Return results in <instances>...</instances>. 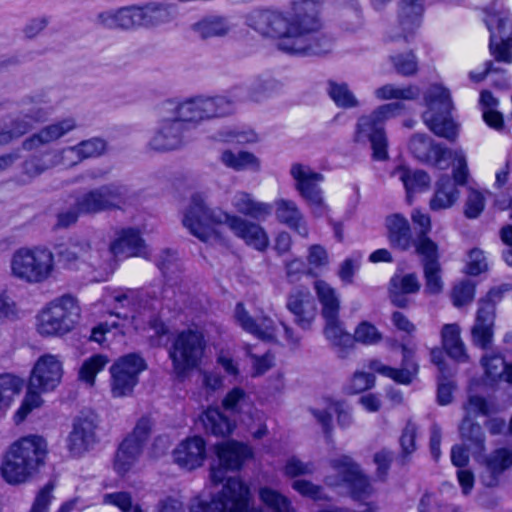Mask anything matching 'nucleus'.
Masks as SVG:
<instances>
[{
  "label": "nucleus",
  "mask_w": 512,
  "mask_h": 512,
  "mask_svg": "<svg viewBox=\"0 0 512 512\" xmlns=\"http://www.w3.org/2000/svg\"><path fill=\"white\" fill-rule=\"evenodd\" d=\"M293 11V19H289L275 8H255L246 14L245 23L261 37L276 41L277 48L285 53L322 55L329 52L331 40L317 36L322 27L319 3L294 1Z\"/></svg>",
  "instance_id": "1"
},
{
  "label": "nucleus",
  "mask_w": 512,
  "mask_h": 512,
  "mask_svg": "<svg viewBox=\"0 0 512 512\" xmlns=\"http://www.w3.org/2000/svg\"><path fill=\"white\" fill-rule=\"evenodd\" d=\"M182 223L193 236L202 242L217 241L219 234L213 228V225L225 223L236 237L244 240L247 245L256 250L263 251L269 244L268 236L260 225L236 215L210 209L207 207L204 197L200 194H194L191 197Z\"/></svg>",
  "instance_id": "2"
},
{
  "label": "nucleus",
  "mask_w": 512,
  "mask_h": 512,
  "mask_svg": "<svg viewBox=\"0 0 512 512\" xmlns=\"http://www.w3.org/2000/svg\"><path fill=\"white\" fill-rule=\"evenodd\" d=\"M48 452L47 441L36 434L21 437L10 444L0 467L3 479L11 485L27 482L44 464Z\"/></svg>",
  "instance_id": "3"
},
{
  "label": "nucleus",
  "mask_w": 512,
  "mask_h": 512,
  "mask_svg": "<svg viewBox=\"0 0 512 512\" xmlns=\"http://www.w3.org/2000/svg\"><path fill=\"white\" fill-rule=\"evenodd\" d=\"M11 277L29 285L43 284L56 272L53 252L45 246L20 247L9 260Z\"/></svg>",
  "instance_id": "4"
},
{
  "label": "nucleus",
  "mask_w": 512,
  "mask_h": 512,
  "mask_svg": "<svg viewBox=\"0 0 512 512\" xmlns=\"http://www.w3.org/2000/svg\"><path fill=\"white\" fill-rule=\"evenodd\" d=\"M81 320L78 299L61 295L48 302L36 316L37 332L44 337H62L72 332Z\"/></svg>",
  "instance_id": "5"
},
{
  "label": "nucleus",
  "mask_w": 512,
  "mask_h": 512,
  "mask_svg": "<svg viewBox=\"0 0 512 512\" xmlns=\"http://www.w3.org/2000/svg\"><path fill=\"white\" fill-rule=\"evenodd\" d=\"M235 101L228 96H197L183 102L167 101L164 113L173 114L184 123L198 124L205 120L224 117L234 112Z\"/></svg>",
  "instance_id": "6"
},
{
  "label": "nucleus",
  "mask_w": 512,
  "mask_h": 512,
  "mask_svg": "<svg viewBox=\"0 0 512 512\" xmlns=\"http://www.w3.org/2000/svg\"><path fill=\"white\" fill-rule=\"evenodd\" d=\"M402 108L400 103L384 104L371 114L358 119L354 139L358 143H370L376 160H385L388 157L384 124L388 119L396 116Z\"/></svg>",
  "instance_id": "7"
},
{
  "label": "nucleus",
  "mask_w": 512,
  "mask_h": 512,
  "mask_svg": "<svg viewBox=\"0 0 512 512\" xmlns=\"http://www.w3.org/2000/svg\"><path fill=\"white\" fill-rule=\"evenodd\" d=\"M427 107L422 118L427 127L437 136L454 141L457 126L450 117L452 100L449 91L441 85H431L424 93Z\"/></svg>",
  "instance_id": "8"
},
{
  "label": "nucleus",
  "mask_w": 512,
  "mask_h": 512,
  "mask_svg": "<svg viewBox=\"0 0 512 512\" xmlns=\"http://www.w3.org/2000/svg\"><path fill=\"white\" fill-rule=\"evenodd\" d=\"M329 465L336 474L325 477L327 486L344 488L355 500H365L374 493L370 478L350 456L334 457L329 460Z\"/></svg>",
  "instance_id": "9"
},
{
  "label": "nucleus",
  "mask_w": 512,
  "mask_h": 512,
  "mask_svg": "<svg viewBox=\"0 0 512 512\" xmlns=\"http://www.w3.org/2000/svg\"><path fill=\"white\" fill-rule=\"evenodd\" d=\"M190 512H263L250 507L249 489L237 477L227 479L222 491L210 501L195 498Z\"/></svg>",
  "instance_id": "10"
},
{
  "label": "nucleus",
  "mask_w": 512,
  "mask_h": 512,
  "mask_svg": "<svg viewBox=\"0 0 512 512\" xmlns=\"http://www.w3.org/2000/svg\"><path fill=\"white\" fill-rule=\"evenodd\" d=\"M205 348L206 341L202 332L188 329L177 334L169 349V358L177 377H185L201 363Z\"/></svg>",
  "instance_id": "11"
},
{
  "label": "nucleus",
  "mask_w": 512,
  "mask_h": 512,
  "mask_svg": "<svg viewBox=\"0 0 512 512\" xmlns=\"http://www.w3.org/2000/svg\"><path fill=\"white\" fill-rule=\"evenodd\" d=\"M501 297V289H491L478 303L479 307L470 332L473 345L481 349H488L493 342L496 302Z\"/></svg>",
  "instance_id": "12"
},
{
  "label": "nucleus",
  "mask_w": 512,
  "mask_h": 512,
  "mask_svg": "<svg viewBox=\"0 0 512 512\" xmlns=\"http://www.w3.org/2000/svg\"><path fill=\"white\" fill-rule=\"evenodd\" d=\"M215 453L218 464L212 465L210 469V479L214 484L223 482L227 471L239 470L253 457V450L249 445L234 440L215 445Z\"/></svg>",
  "instance_id": "13"
},
{
  "label": "nucleus",
  "mask_w": 512,
  "mask_h": 512,
  "mask_svg": "<svg viewBox=\"0 0 512 512\" xmlns=\"http://www.w3.org/2000/svg\"><path fill=\"white\" fill-rule=\"evenodd\" d=\"M290 173L295 180L296 190L307 201L312 209V213L317 217L325 215L327 206L324 203L322 191L319 187L323 176L314 172L310 167L299 163L292 165Z\"/></svg>",
  "instance_id": "14"
},
{
  "label": "nucleus",
  "mask_w": 512,
  "mask_h": 512,
  "mask_svg": "<svg viewBox=\"0 0 512 512\" xmlns=\"http://www.w3.org/2000/svg\"><path fill=\"white\" fill-rule=\"evenodd\" d=\"M144 360L137 354L121 357L111 368V392L114 397H125L132 393L138 383L139 374L145 370Z\"/></svg>",
  "instance_id": "15"
},
{
  "label": "nucleus",
  "mask_w": 512,
  "mask_h": 512,
  "mask_svg": "<svg viewBox=\"0 0 512 512\" xmlns=\"http://www.w3.org/2000/svg\"><path fill=\"white\" fill-rule=\"evenodd\" d=\"M486 25L490 31V51L497 61L511 63L512 20L508 14H490Z\"/></svg>",
  "instance_id": "16"
},
{
  "label": "nucleus",
  "mask_w": 512,
  "mask_h": 512,
  "mask_svg": "<svg viewBox=\"0 0 512 512\" xmlns=\"http://www.w3.org/2000/svg\"><path fill=\"white\" fill-rule=\"evenodd\" d=\"M63 372L61 357L46 353L41 355L34 363L29 376V383L32 388L42 392H51L61 383Z\"/></svg>",
  "instance_id": "17"
},
{
  "label": "nucleus",
  "mask_w": 512,
  "mask_h": 512,
  "mask_svg": "<svg viewBox=\"0 0 512 512\" xmlns=\"http://www.w3.org/2000/svg\"><path fill=\"white\" fill-rule=\"evenodd\" d=\"M423 11L424 0H400L398 26L389 30L387 40L408 43L420 27Z\"/></svg>",
  "instance_id": "18"
},
{
  "label": "nucleus",
  "mask_w": 512,
  "mask_h": 512,
  "mask_svg": "<svg viewBox=\"0 0 512 512\" xmlns=\"http://www.w3.org/2000/svg\"><path fill=\"white\" fill-rule=\"evenodd\" d=\"M185 127V124L173 114L165 113L149 142L150 147L156 151H170L180 148L186 143Z\"/></svg>",
  "instance_id": "19"
},
{
  "label": "nucleus",
  "mask_w": 512,
  "mask_h": 512,
  "mask_svg": "<svg viewBox=\"0 0 512 512\" xmlns=\"http://www.w3.org/2000/svg\"><path fill=\"white\" fill-rule=\"evenodd\" d=\"M233 318L245 332L252 334L264 342H276L277 327L273 319L267 315L254 318L246 310L243 303L236 304Z\"/></svg>",
  "instance_id": "20"
},
{
  "label": "nucleus",
  "mask_w": 512,
  "mask_h": 512,
  "mask_svg": "<svg viewBox=\"0 0 512 512\" xmlns=\"http://www.w3.org/2000/svg\"><path fill=\"white\" fill-rule=\"evenodd\" d=\"M384 226L391 248L402 252L415 248L417 253V238L414 239L411 225L404 215L393 213L386 216Z\"/></svg>",
  "instance_id": "21"
},
{
  "label": "nucleus",
  "mask_w": 512,
  "mask_h": 512,
  "mask_svg": "<svg viewBox=\"0 0 512 512\" xmlns=\"http://www.w3.org/2000/svg\"><path fill=\"white\" fill-rule=\"evenodd\" d=\"M280 82L270 76H257L245 88H235L228 96L236 102L251 101L261 103L281 91Z\"/></svg>",
  "instance_id": "22"
},
{
  "label": "nucleus",
  "mask_w": 512,
  "mask_h": 512,
  "mask_svg": "<svg viewBox=\"0 0 512 512\" xmlns=\"http://www.w3.org/2000/svg\"><path fill=\"white\" fill-rule=\"evenodd\" d=\"M286 308L293 315L294 322L306 330L316 318L317 307L307 289H295L287 297Z\"/></svg>",
  "instance_id": "23"
},
{
  "label": "nucleus",
  "mask_w": 512,
  "mask_h": 512,
  "mask_svg": "<svg viewBox=\"0 0 512 512\" xmlns=\"http://www.w3.org/2000/svg\"><path fill=\"white\" fill-rule=\"evenodd\" d=\"M173 459L180 467L193 470L203 465L206 459V443L194 436L180 442L173 451Z\"/></svg>",
  "instance_id": "24"
},
{
  "label": "nucleus",
  "mask_w": 512,
  "mask_h": 512,
  "mask_svg": "<svg viewBox=\"0 0 512 512\" xmlns=\"http://www.w3.org/2000/svg\"><path fill=\"white\" fill-rule=\"evenodd\" d=\"M403 360L400 369L384 365L379 360H371L369 368L381 375L393 379L400 384H410L418 373V365L413 360V351L407 346H402Z\"/></svg>",
  "instance_id": "25"
},
{
  "label": "nucleus",
  "mask_w": 512,
  "mask_h": 512,
  "mask_svg": "<svg viewBox=\"0 0 512 512\" xmlns=\"http://www.w3.org/2000/svg\"><path fill=\"white\" fill-rule=\"evenodd\" d=\"M76 127L74 119L67 118L43 127L37 133L26 138L22 142V148L26 151L38 149L41 146L50 144Z\"/></svg>",
  "instance_id": "26"
},
{
  "label": "nucleus",
  "mask_w": 512,
  "mask_h": 512,
  "mask_svg": "<svg viewBox=\"0 0 512 512\" xmlns=\"http://www.w3.org/2000/svg\"><path fill=\"white\" fill-rule=\"evenodd\" d=\"M110 251L115 257H146V246L140 232L134 228L122 229L110 244Z\"/></svg>",
  "instance_id": "27"
},
{
  "label": "nucleus",
  "mask_w": 512,
  "mask_h": 512,
  "mask_svg": "<svg viewBox=\"0 0 512 512\" xmlns=\"http://www.w3.org/2000/svg\"><path fill=\"white\" fill-rule=\"evenodd\" d=\"M480 365L484 371V381L489 384L498 383L500 380L512 384V363H506L503 355L499 352H485Z\"/></svg>",
  "instance_id": "28"
},
{
  "label": "nucleus",
  "mask_w": 512,
  "mask_h": 512,
  "mask_svg": "<svg viewBox=\"0 0 512 512\" xmlns=\"http://www.w3.org/2000/svg\"><path fill=\"white\" fill-rule=\"evenodd\" d=\"M276 219L297 232L300 236L307 238L309 229L302 212L297 204L288 199H278L274 202Z\"/></svg>",
  "instance_id": "29"
},
{
  "label": "nucleus",
  "mask_w": 512,
  "mask_h": 512,
  "mask_svg": "<svg viewBox=\"0 0 512 512\" xmlns=\"http://www.w3.org/2000/svg\"><path fill=\"white\" fill-rule=\"evenodd\" d=\"M421 256L423 266V275L425 279L424 292L429 295H436L443 290L442 269L439 262L438 248L435 250H427L417 252Z\"/></svg>",
  "instance_id": "30"
},
{
  "label": "nucleus",
  "mask_w": 512,
  "mask_h": 512,
  "mask_svg": "<svg viewBox=\"0 0 512 512\" xmlns=\"http://www.w3.org/2000/svg\"><path fill=\"white\" fill-rule=\"evenodd\" d=\"M95 424L93 420L79 418L67 438V449L71 456H81L94 441Z\"/></svg>",
  "instance_id": "31"
},
{
  "label": "nucleus",
  "mask_w": 512,
  "mask_h": 512,
  "mask_svg": "<svg viewBox=\"0 0 512 512\" xmlns=\"http://www.w3.org/2000/svg\"><path fill=\"white\" fill-rule=\"evenodd\" d=\"M120 12L122 30L153 25V20L162 17L165 13L160 7H140L136 5L122 7L120 8Z\"/></svg>",
  "instance_id": "32"
},
{
  "label": "nucleus",
  "mask_w": 512,
  "mask_h": 512,
  "mask_svg": "<svg viewBox=\"0 0 512 512\" xmlns=\"http://www.w3.org/2000/svg\"><path fill=\"white\" fill-rule=\"evenodd\" d=\"M60 261L70 269H79L93 258L92 244L86 240H71L58 250Z\"/></svg>",
  "instance_id": "33"
},
{
  "label": "nucleus",
  "mask_w": 512,
  "mask_h": 512,
  "mask_svg": "<svg viewBox=\"0 0 512 512\" xmlns=\"http://www.w3.org/2000/svg\"><path fill=\"white\" fill-rule=\"evenodd\" d=\"M486 472L481 479L484 485L493 487L498 483V477L512 467V452L507 448L493 451L484 460Z\"/></svg>",
  "instance_id": "34"
},
{
  "label": "nucleus",
  "mask_w": 512,
  "mask_h": 512,
  "mask_svg": "<svg viewBox=\"0 0 512 512\" xmlns=\"http://www.w3.org/2000/svg\"><path fill=\"white\" fill-rule=\"evenodd\" d=\"M460 192L453 182L447 176H441L435 183L433 196L429 201V208L432 211H441L451 208L459 199Z\"/></svg>",
  "instance_id": "35"
},
{
  "label": "nucleus",
  "mask_w": 512,
  "mask_h": 512,
  "mask_svg": "<svg viewBox=\"0 0 512 512\" xmlns=\"http://www.w3.org/2000/svg\"><path fill=\"white\" fill-rule=\"evenodd\" d=\"M460 438L470 449L473 456L481 455L485 449V434L479 423L469 417H464L459 425Z\"/></svg>",
  "instance_id": "36"
},
{
  "label": "nucleus",
  "mask_w": 512,
  "mask_h": 512,
  "mask_svg": "<svg viewBox=\"0 0 512 512\" xmlns=\"http://www.w3.org/2000/svg\"><path fill=\"white\" fill-rule=\"evenodd\" d=\"M232 205L239 213L256 220L266 219L273 210L270 204L257 201L246 192H237L233 196Z\"/></svg>",
  "instance_id": "37"
},
{
  "label": "nucleus",
  "mask_w": 512,
  "mask_h": 512,
  "mask_svg": "<svg viewBox=\"0 0 512 512\" xmlns=\"http://www.w3.org/2000/svg\"><path fill=\"white\" fill-rule=\"evenodd\" d=\"M48 114V110L39 105L25 103L21 115L13 120L11 130L17 138L29 132L33 126L43 121Z\"/></svg>",
  "instance_id": "38"
},
{
  "label": "nucleus",
  "mask_w": 512,
  "mask_h": 512,
  "mask_svg": "<svg viewBox=\"0 0 512 512\" xmlns=\"http://www.w3.org/2000/svg\"><path fill=\"white\" fill-rule=\"evenodd\" d=\"M460 334L461 328L458 324H445L441 330L442 344L451 358L459 362H466L468 355Z\"/></svg>",
  "instance_id": "39"
},
{
  "label": "nucleus",
  "mask_w": 512,
  "mask_h": 512,
  "mask_svg": "<svg viewBox=\"0 0 512 512\" xmlns=\"http://www.w3.org/2000/svg\"><path fill=\"white\" fill-rule=\"evenodd\" d=\"M326 321L324 334L326 338L336 347L339 348L338 356L345 358L347 356V348L353 346L352 336L343 328L339 315H333L332 318L323 317Z\"/></svg>",
  "instance_id": "40"
},
{
  "label": "nucleus",
  "mask_w": 512,
  "mask_h": 512,
  "mask_svg": "<svg viewBox=\"0 0 512 512\" xmlns=\"http://www.w3.org/2000/svg\"><path fill=\"white\" fill-rule=\"evenodd\" d=\"M314 290L321 304L322 317L332 318L333 315H339L340 298L336 290L323 280L314 282Z\"/></svg>",
  "instance_id": "41"
},
{
  "label": "nucleus",
  "mask_w": 512,
  "mask_h": 512,
  "mask_svg": "<svg viewBox=\"0 0 512 512\" xmlns=\"http://www.w3.org/2000/svg\"><path fill=\"white\" fill-rule=\"evenodd\" d=\"M394 174L397 175L403 183L409 201L411 200L412 193L425 191L430 186V176L423 170H411L406 167H399L394 171Z\"/></svg>",
  "instance_id": "42"
},
{
  "label": "nucleus",
  "mask_w": 512,
  "mask_h": 512,
  "mask_svg": "<svg viewBox=\"0 0 512 512\" xmlns=\"http://www.w3.org/2000/svg\"><path fill=\"white\" fill-rule=\"evenodd\" d=\"M220 161L224 166L235 171H257L260 169L259 159L253 153L247 151L223 150L220 154Z\"/></svg>",
  "instance_id": "43"
},
{
  "label": "nucleus",
  "mask_w": 512,
  "mask_h": 512,
  "mask_svg": "<svg viewBox=\"0 0 512 512\" xmlns=\"http://www.w3.org/2000/svg\"><path fill=\"white\" fill-rule=\"evenodd\" d=\"M233 25L223 16H209L194 24L193 29L202 39L227 35Z\"/></svg>",
  "instance_id": "44"
},
{
  "label": "nucleus",
  "mask_w": 512,
  "mask_h": 512,
  "mask_svg": "<svg viewBox=\"0 0 512 512\" xmlns=\"http://www.w3.org/2000/svg\"><path fill=\"white\" fill-rule=\"evenodd\" d=\"M205 430L216 436L229 435L234 429L230 421L218 408H208L201 417Z\"/></svg>",
  "instance_id": "45"
},
{
  "label": "nucleus",
  "mask_w": 512,
  "mask_h": 512,
  "mask_svg": "<svg viewBox=\"0 0 512 512\" xmlns=\"http://www.w3.org/2000/svg\"><path fill=\"white\" fill-rule=\"evenodd\" d=\"M128 200L127 189L124 186L111 184L98 190V211L121 208Z\"/></svg>",
  "instance_id": "46"
},
{
  "label": "nucleus",
  "mask_w": 512,
  "mask_h": 512,
  "mask_svg": "<svg viewBox=\"0 0 512 512\" xmlns=\"http://www.w3.org/2000/svg\"><path fill=\"white\" fill-rule=\"evenodd\" d=\"M24 386L21 378L11 375H0V412L10 408L15 398L19 396Z\"/></svg>",
  "instance_id": "47"
},
{
  "label": "nucleus",
  "mask_w": 512,
  "mask_h": 512,
  "mask_svg": "<svg viewBox=\"0 0 512 512\" xmlns=\"http://www.w3.org/2000/svg\"><path fill=\"white\" fill-rule=\"evenodd\" d=\"M411 219L419 227L417 234V252L435 250L438 245L428 236L431 231V218L427 213L419 209L411 212Z\"/></svg>",
  "instance_id": "48"
},
{
  "label": "nucleus",
  "mask_w": 512,
  "mask_h": 512,
  "mask_svg": "<svg viewBox=\"0 0 512 512\" xmlns=\"http://www.w3.org/2000/svg\"><path fill=\"white\" fill-rule=\"evenodd\" d=\"M142 452L139 444H133L132 439H124L116 453L114 467L119 474H125L137 461Z\"/></svg>",
  "instance_id": "49"
},
{
  "label": "nucleus",
  "mask_w": 512,
  "mask_h": 512,
  "mask_svg": "<svg viewBox=\"0 0 512 512\" xmlns=\"http://www.w3.org/2000/svg\"><path fill=\"white\" fill-rule=\"evenodd\" d=\"M328 85L329 96L338 107L348 109L357 107L359 105V101L346 83L330 81Z\"/></svg>",
  "instance_id": "50"
},
{
  "label": "nucleus",
  "mask_w": 512,
  "mask_h": 512,
  "mask_svg": "<svg viewBox=\"0 0 512 512\" xmlns=\"http://www.w3.org/2000/svg\"><path fill=\"white\" fill-rule=\"evenodd\" d=\"M42 391L32 388L30 383L28 382V389L25 394V397L14 414V421L16 424L21 423L26 419V417L36 408H39L43 404V399L41 397Z\"/></svg>",
  "instance_id": "51"
},
{
  "label": "nucleus",
  "mask_w": 512,
  "mask_h": 512,
  "mask_svg": "<svg viewBox=\"0 0 512 512\" xmlns=\"http://www.w3.org/2000/svg\"><path fill=\"white\" fill-rule=\"evenodd\" d=\"M259 496L261 501L274 512H296L287 497L271 488H262Z\"/></svg>",
  "instance_id": "52"
},
{
  "label": "nucleus",
  "mask_w": 512,
  "mask_h": 512,
  "mask_svg": "<svg viewBox=\"0 0 512 512\" xmlns=\"http://www.w3.org/2000/svg\"><path fill=\"white\" fill-rule=\"evenodd\" d=\"M374 95L379 100H389V99L413 100L418 97L419 89L415 86H407L404 88H398L392 84H386L382 87L377 88L374 91Z\"/></svg>",
  "instance_id": "53"
},
{
  "label": "nucleus",
  "mask_w": 512,
  "mask_h": 512,
  "mask_svg": "<svg viewBox=\"0 0 512 512\" xmlns=\"http://www.w3.org/2000/svg\"><path fill=\"white\" fill-rule=\"evenodd\" d=\"M465 417L489 416L497 412V407L492 401L480 395H470L467 402L463 406Z\"/></svg>",
  "instance_id": "54"
},
{
  "label": "nucleus",
  "mask_w": 512,
  "mask_h": 512,
  "mask_svg": "<svg viewBox=\"0 0 512 512\" xmlns=\"http://www.w3.org/2000/svg\"><path fill=\"white\" fill-rule=\"evenodd\" d=\"M352 339L363 345H376L382 340V334L372 323L362 321L355 328Z\"/></svg>",
  "instance_id": "55"
},
{
  "label": "nucleus",
  "mask_w": 512,
  "mask_h": 512,
  "mask_svg": "<svg viewBox=\"0 0 512 512\" xmlns=\"http://www.w3.org/2000/svg\"><path fill=\"white\" fill-rule=\"evenodd\" d=\"M435 144L427 135L415 134L410 140L409 149L417 159L428 163Z\"/></svg>",
  "instance_id": "56"
},
{
  "label": "nucleus",
  "mask_w": 512,
  "mask_h": 512,
  "mask_svg": "<svg viewBox=\"0 0 512 512\" xmlns=\"http://www.w3.org/2000/svg\"><path fill=\"white\" fill-rule=\"evenodd\" d=\"M249 396L246 392L239 388H233L227 393L222 400V406L226 411L231 413H240L243 409L249 406Z\"/></svg>",
  "instance_id": "57"
},
{
  "label": "nucleus",
  "mask_w": 512,
  "mask_h": 512,
  "mask_svg": "<svg viewBox=\"0 0 512 512\" xmlns=\"http://www.w3.org/2000/svg\"><path fill=\"white\" fill-rule=\"evenodd\" d=\"M57 164L58 161L56 160L48 163L42 157L34 155L22 163V171L26 177L34 179Z\"/></svg>",
  "instance_id": "58"
},
{
  "label": "nucleus",
  "mask_w": 512,
  "mask_h": 512,
  "mask_svg": "<svg viewBox=\"0 0 512 512\" xmlns=\"http://www.w3.org/2000/svg\"><path fill=\"white\" fill-rule=\"evenodd\" d=\"M485 208V197L479 190L470 188L464 205V215L469 219L479 217Z\"/></svg>",
  "instance_id": "59"
},
{
  "label": "nucleus",
  "mask_w": 512,
  "mask_h": 512,
  "mask_svg": "<svg viewBox=\"0 0 512 512\" xmlns=\"http://www.w3.org/2000/svg\"><path fill=\"white\" fill-rule=\"evenodd\" d=\"M390 287L405 294H414L420 290V282L415 273L394 275L390 280Z\"/></svg>",
  "instance_id": "60"
},
{
  "label": "nucleus",
  "mask_w": 512,
  "mask_h": 512,
  "mask_svg": "<svg viewBox=\"0 0 512 512\" xmlns=\"http://www.w3.org/2000/svg\"><path fill=\"white\" fill-rule=\"evenodd\" d=\"M390 61L396 72L403 76L414 75L417 71V60L411 52L390 56Z\"/></svg>",
  "instance_id": "61"
},
{
  "label": "nucleus",
  "mask_w": 512,
  "mask_h": 512,
  "mask_svg": "<svg viewBox=\"0 0 512 512\" xmlns=\"http://www.w3.org/2000/svg\"><path fill=\"white\" fill-rule=\"evenodd\" d=\"M314 471L315 466L312 462H303L294 456L289 458L284 466V474L290 478L311 475Z\"/></svg>",
  "instance_id": "62"
},
{
  "label": "nucleus",
  "mask_w": 512,
  "mask_h": 512,
  "mask_svg": "<svg viewBox=\"0 0 512 512\" xmlns=\"http://www.w3.org/2000/svg\"><path fill=\"white\" fill-rule=\"evenodd\" d=\"M103 502L117 506L123 512H143L138 505L132 506L131 496L126 492L106 494Z\"/></svg>",
  "instance_id": "63"
},
{
  "label": "nucleus",
  "mask_w": 512,
  "mask_h": 512,
  "mask_svg": "<svg viewBox=\"0 0 512 512\" xmlns=\"http://www.w3.org/2000/svg\"><path fill=\"white\" fill-rule=\"evenodd\" d=\"M475 294V287L469 281H463L457 284L452 291L453 304L461 307L470 303Z\"/></svg>",
  "instance_id": "64"
}]
</instances>
